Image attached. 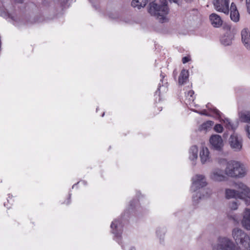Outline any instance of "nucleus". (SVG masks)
<instances>
[{
	"label": "nucleus",
	"mask_w": 250,
	"mask_h": 250,
	"mask_svg": "<svg viewBox=\"0 0 250 250\" xmlns=\"http://www.w3.org/2000/svg\"><path fill=\"white\" fill-rule=\"evenodd\" d=\"M199 156L202 164L209 162L210 156L208 149L207 147H202L200 152Z\"/></svg>",
	"instance_id": "f8f14e48"
},
{
	"label": "nucleus",
	"mask_w": 250,
	"mask_h": 250,
	"mask_svg": "<svg viewBox=\"0 0 250 250\" xmlns=\"http://www.w3.org/2000/svg\"><path fill=\"white\" fill-rule=\"evenodd\" d=\"M230 10V17L231 20L234 22L238 21L239 20V13L234 3H231Z\"/></svg>",
	"instance_id": "dca6fc26"
},
{
	"label": "nucleus",
	"mask_w": 250,
	"mask_h": 250,
	"mask_svg": "<svg viewBox=\"0 0 250 250\" xmlns=\"http://www.w3.org/2000/svg\"><path fill=\"white\" fill-rule=\"evenodd\" d=\"M119 222L115 220L111 224V228L112 229V233L115 234L117 238H120L121 236L122 229L121 227L119 226Z\"/></svg>",
	"instance_id": "f3484780"
},
{
	"label": "nucleus",
	"mask_w": 250,
	"mask_h": 250,
	"mask_svg": "<svg viewBox=\"0 0 250 250\" xmlns=\"http://www.w3.org/2000/svg\"><path fill=\"white\" fill-rule=\"evenodd\" d=\"M214 113L218 116H220V112L217 109L215 108L214 109Z\"/></svg>",
	"instance_id": "7c9ffc66"
},
{
	"label": "nucleus",
	"mask_w": 250,
	"mask_h": 250,
	"mask_svg": "<svg viewBox=\"0 0 250 250\" xmlns=\"http://www.w3.org/2000/svg\"><path fill=\"white\" fill-rule=\"evenodd\" d=\"M244 231L238 228H235L233 229L232 235L236 243H238V241L240 239L241 237L244 236Z\"/></svg>",
	"instance_id": "a211bd4d"
},
{
	"label": "nucleus",
	"mask_w": 250,
	"mask_h": 250,
	"mask_svg": "<svg viewBox=\"0 0 250 250\" xmlns=\"http://www.w3.org/2000/svg\"><path fill=\"white\" fill-rule=\"evenodd\" d=\"M22 0L20 1V2H22Z\"/></svg>",
	"instance_id": "c9c22d12"
},
{
	"label": "nucleus",
	"mask_w": 250,
	"mask_h": 250,
	"mask_svg": "<svg viewBox=\"0 0 250 250\" xmlns=\"http://www.w3.org/2000/svg\"><path fill=\"white\" fill-rule=\"evenodd\" d=\"M212 250H239L234 243L227 237H219L212 245Z\"/></svg>",
	"instance_id": "39448f33"
},
{
	"label": "nucleus",
	"mask_w": 250,
	"mask_h": 250,
	"mask_svg": "<svg viewBox=\"0 0 250 250\" xmlns=\"http://www.w3.org/2000/svg\"><path fill=\"white\" fill-rule=\"evenodd\" d=\"M189 58L188 57H184L182 59V62L183 63H186L189 61Z\"/></svg>",
	"instance_id": "c756f323"
},
{
	"label": "nucleus",
	"mask_w": 250,
	"mask_h": 250,
	"mask_svg": "<svg viewBox=\"0 0 250 250\" xmlns=\"http://www.w3.org/2000/svg\"><path fill=\"white\" fill-rule=\"evenodd\" d=\"M244 235L238 241L237 244L242 245L243 248V250H250V236L245 232Z\"/></svg>",
	"instance_id": "ddd939ff"
},
{
	"label": "nucleus",
	"mask_w": 250,
	"mask_h": 250,
	"mask_svg": "<svg viewBox=\"0 0 250 250\" xmlns=\"http://www.w3.org/2000/svg\"><path fill=\"white\" fill-rule=\"evenodd\" d=\"M214 130L217 133H222L223 131V127L221 124H216L214 127Z\"/></svg>",
	"instance_id": "b1692460"
},
{
	"label": "nucleus",
	"mask_w": 250,
	"mask_h": 250,
	"mask_svg": "<svg viewBox=\"0 0 250 250\" xmlns=\"http://www.w3.org/2000/svg\"><path fill=\"white\" fill-rule=\"evenodd\" d=\"M170 1H173L174 3H177L178 4H179L180 0H169Z\"/></svg>",
	"instance_id": "2f4dec72"
},
{
	"label": "nucleus",
	"mask_w": 250,
	"mask_h": 250,
	"mask_svg": "<svg viewBox=\"0 0 250 250\" xmlns=\"http://www.w3.org/2000/svg\"><path fill=\"white\" fill-rule=\"evenodd\" d=\"M238 204L236 202H232L229 204V208L232 210H235L237 208Z\"/></svg>",
	"instance_id": "393cba45"
},
{
	"label": "nucleus",
	"mask_w": 250,
	"mask_h": 250,
	"mask_svg": "<svg viewBox=\"0 0 250 250\" xmlns=\"http://www.w3.org/2000/svg\"><path fill=\"white\" fill-rule=\"evenodd\" d=\"M209 177L215 182H222L225 181L226 178L223 174V170L220 168L213 169L210 174Z\"/></svg>",
	"instance_id": "1a4fd4ad"
},
{
	"label": "nucleus",
	"mask_w": 250,
	"mask_h": 250,
	"mask_svg": "<svg viewBox=\"0 0 250 250\" xmlns=\"http://www.w3.org/2000/svg\"><path fill=\"white\" fill-rule=\"evenodd\" d=\"M211 24L214 27H219L222 25L223 21L221 17L215 13L211 14L209 16Z\"/></svg>",
	"instance_id": "2eb2a0df"
},
{
	"label": "nucleus",
	"mask_w": 250,
	"mask_h": 250,
	"mask_svg": "<svg viewBox=\"0 0 250 250\" xmlns=\"http://www.w3.org/2000/svg\"><path fill=\"white\" fill-rule=\"evenodd\" d=\"M229 143L234 151H240L243 146V139L241 136L233 133L229 138Z\"/></svg>",
	"instance_id": "423d86ee"
},
{
	"label": "nucleus",
	"mask_w": 250,
	"mask_h": 250,
	"mask_svg": "<svg viewBox=\"0 0 250 250\" xmlns=\"http://www.w3.org/2000/svg\"><path fill=\"white\" fill-rule=\"evenodd\" d=\"M158 236L160 235V239H162V237L165 234V231L164 229H160L157 231L156 232Z\"/></svg>",
	"instance_id": "a878e982"
},
{
	"label": "nucleus",
	"mask_w": 250,
	"mask_h": 250,
	"mask_svg": "<svg viewBox=\"0 0 250 250\" xmlns=\"http://www.w3.org/2000/svg\"><path fill=\"white\" fill-rule=\"evenodd\" d=\"M194 94V92L192 90L189 91L188 93V94L190 95L191 97L192 96V94Z\"/></svg>",
	"instance_id": "473e14b6"
},
{
	"label": "nucleus",
	"mask_w": 250,
	"mask_h": 250,
	"mask_svg": "<svg viewBox=\"0 0 250 250\" xmlns=\"http://www.w3.org/2000/svg\"><path fill=\"white\" fill-rule=\"evenodd\" d=\"M161 4H158L152 2L149 3L148 12L152 16L157 18L160 22H163L166 20L168 13L167 0H159Z\"/></svg>",
	"instance_id": "7ed1b4c3"
},
{
	"label": "nucleus",
	"mask_w": 250,
	"mask_h": 250,
	"mask_svg": "<svg viewBox=\"0 0 250 250\" xmlns=\"http://www.w3.org/2000/svg\"><path fill=\"white\" fill-rule=\"evenodd\" d=\"M234 187L236 189L227 188L225 190L226 198H239L243 200L248 205L250 203V190L246 185L242 183H235Z\"/></svg>",
	"instance_id": "f03ea898"
},
{
	"label": "nucleus",
	"mask_w": 250,
	"mask_h": 250,
	"mask_svg": "<svg viewBox=\"0 0 250 250\" xmlns=\"http://www.w3.org/2000/svg\"><path fill=\"white\" fill-rule=\"evenodd\" d=\"M229 217L231 218L234 222L238 223L239 219L236 215H230L229 216Z\"/></svg>",
	"instance_id": "bb28decb"
},
{
	"label": "nucleus",
	"mask_w": 250,
	"mask_h": 250,
	"mask_svg": "<svg viewBox=\"0 0 250 250\" xmlns=\"http://www.w3.org/2000/svg\"><path fill=\"white\" fill-rule=\"evenodd\" d=\"M225 173L232 178H242L245 176L246 171L244 166L239 162L230 161L227 163Z\"/></svg>",
	"instance_id": "20e7f679"
},
{
	"label": "nucleus",
	"mask_w": 250,
	"mask_h": 250,
	"mask_svg": "<svg viewBox=\"0 0 250 250\" xmlns=\"http://www.w3.org/2000/svg\"><path fill=\"white\" fill-rule=\"evenodd\" d=\"M224 126L229 130H234L238 126V122H232L228 118H225L221 121Z\"/></svg>",
	"instance_id": "4468645a"
},
{
	"label": "nucleus",
	"mask_w": 250,
	"mask_h": 250,
	"mask_svg": "<svg viewBox=\"0 0 250 250\" xmlns=\"http://www.w3.org/2000/svg\"><path fill=\"white\" fill-rule=\"evenodd\" d=\"M209 143L212 148L218 151L221 150L224 146L222 137L217 134L212 135L210 136Z\"/></svg>",
	"instance_id": "6e6552de"
},
{
	"label": "nucleus",
	"mask_w": 250,
	"mask_h": 250,
	"mask_svg": "<svg viewBox=\"0 0 250 250\" xmlns=\"http://www.w3.org/2000/svg\"><path fill=\"white\" fill-rule=\"evenodd\" d=\"M232 39L233 36L229 33H227L221 38V42L225 46L229 45L232 43Z\"/></svg>",
	"instance_id": "6ab92c4d"
},
{
	"label": "nucleus",
	"mask_w": 250,
	"mask_h": 250,
	"mask_svg": "<svg viewBox=\"0 0 250 250\" xmlns=\"http://www.w3.org/2000/svg\"><path fill=\"white\" fill-rule=\"evenodd\" d=\"M246 131L247 133L248 137L250 139V126L247 125L246 128Z\"/></svg>",
	"instance_id": "c85d7f7f"
},
{
	"label": "nucleus",
	"mask_w": 250,
	"mask_h": 250,
	"mask_svg": "<svg viewBox=\"0 0 250 250\" xmlns=\"http://www.w3.org/2000/svg\"><path fill=\"white\" fill-rule=\"evenodd\" d=\"M129 250H136L134 248H131Z\"/></svg>",
	"instance_id": "72a5a7b5"
},
{
	"label": "nucleus",
	"mask_w": 250,
	"mask_h": 250,
	"mask_svg": "<svg viewBox=\"0 0 250 250\" xmlns=\"http://www.w3.org/2000/svg\"><path fill=\"white\" fill-rule=\"evenodd\" d=\"M241 223L245 229L250 230V209H245Z\"/></svg>",
	"instance_id": "9b49d317"
},
{
	"label": "nucleus",
	"mask_w": 250,
	"mask_h": 250,
	"mask_svg": "<svg viewBox=\"0 0 250 250\" xmlns=\"http://www.w3.org/2000/svg\"><path fill=\"white\" fill-rule=\"evenodd\" d=\"M104 113L103 114L102 116H104Z\"/></svg>",
	"instance_id": "f704fd0d"
},
{
	"label": "nucleus",
	"mask_w": 250,
	"mask_h": 250,
	"mask_svg": "<svg viewBox=\"0 0 250 250\" xmlns=\"http://www.w3.org/2000/svg\"><path fill=\"white\" fill-rule=\"evenodd\" d=\"M198 157V148L196 146H192L189 150V158L191 161L196 160Z\"/></svg>",
	"instance_id": "aec40b11"
},
{
	"label": "nucleus",
	"mask_w": 250,
	"mask_h": 250,
	"mask_svg": "<svg viewBox=\"0 0 250 250\" xmlns=\"http://www.w3.org/2000/svg\"><path fill=\"white\" fill-rule=\"evenodd\" d=\"M239 118L242 122L250 123V111L241 112L239 114Z\"/></svg>",
	"instance_id": "4be33fe9"
},
{
	"label": "nucleus",
	"mask_w": 250,
	"mask_h": 250,
	"mask_svg": "<svg viewBox=\"0 0 250 250\" xmlns=\"http://www.w3.org/2000/svg\"><path fill=\"white\" fill-rule=\"evenodd\" d=\"M188 78V72L183 69L180 73L179 77V83L181 85L184 84Z\"/></svg>",
	"instance_id": "412c9836"
},
{
	"label": "nucleus",
	"mask_w": 250,
	"mask_h": 250,
	"mask_svg": "<svg viewBox=\"0 0 250 250\" xmlns=\"http://www.w3.org/2000/svg\"><path fill=\"white\" fill-rule=\"evenodd\" d=\"M212 3L216 11L227 15L229 13V0H213Z\"/></svg>",
	"instance_id": "0eeeda50"
},
{
	"label": "nucleus",
	"mask_w": 250,
	"mask_h": 250,
	"mask_svg": "<svg viewBox=\"0 0 250 250\" xmlns=\"http://www.w3.org/2000/svg\"><path fill=\"white\" fill-rule=\"evenodd\" d=\"M192 183L191 187V190L194 192L193 195V200L197 203L199 199L208 197L211 193V191L208 188L202 189L196 191L200 188H202L207 185L205 177L201 174H197L192 178Z\"/></svg>",
	"instance_id": "f257e3e1"
},
{
	"label": "nucleus",
	"mask_w": 250,
	"mask_h": 250,
	"mask_svg": "<svg viewBox=\"0 0 250 250\" xmlns=\"http://www.w3.org/2000/svg\"><path fill=\"white\" fill-rule=\"evenodd\" d=\"M214 123L211 121H207L202 124L199 127L200 131H207L211 129L212 126L213 125Z\"/></svg>",
	"instance_id": "5701e85b"
},
{
	"label": "nucleus",
	"mask_w": 250,
	"mask_h": 250,
	"mask_svg": "<svg viewBox=\"0 0 250 250\" xmlns=\"http://www.w3.org/2000/svg\"><path fill=\"white\" fill-rule=\"evenodd\" d=\"M241 35L243 44L248 50L250 51V33L248 28L242 29Z\"/></svg>",
	"instance_id": "9d476101"
},
{
	"label": "nucleus",
	"mask_w": 250,
	"mask_h": 250,
	"mask_svg": "<svg viewBox=\"0 0 250 250\" xmlns=\"http://www.w3.org/2000/svg\"><path fill=\"white\" fill-rule=\"evenodd\" d=\"M248 12L250 14V0H246Z\"/></svg>",
	"instance_id": "cd10ccee"
}]
</instances>
